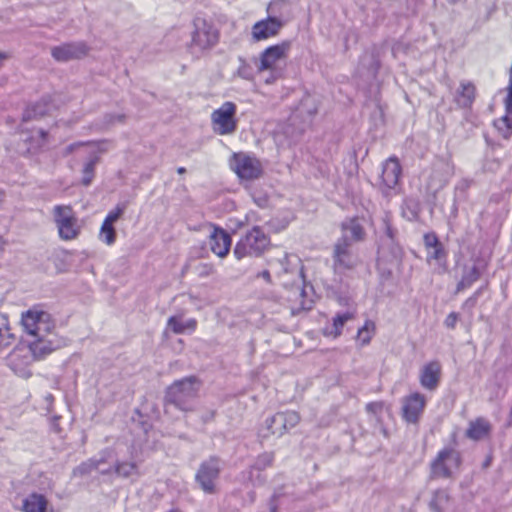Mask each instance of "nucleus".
<instances>
[{
    "label": "nucleus",
    "instance_id": "f257e3e1",
    "mask_svg": "<svg viewBox=\"0 0 512 512\" xmlns=\"http://www.w3.org/2000/svg\"><path fill=\"white\" fill-rule=\"evenodd\" d=\"M21 324L26 335L31 337L27 342L39 345L46 343L49 346V353L55 349L53 341L49 338L55 328V323L48 312L33 307L22 314Z\"/></svg>",
    "mask_w": 512,
    "mask_h": 512
},
{
    "label": "nucleus",
    "instance_id": "f03ea898",
    "mask_svg": "<svg viewBox=\"0 0 512 512\" xmlns=\"http://www.w3.org/2000/svg\"><path fill=\"white\" fill-rule=\"evenodd\" d=\"M200 388L201 381L195 376L174 381L166 390L165 412L169 413L170 406L184 412L192 411V401L197 397Z\"/></svg>",
    "mask_w": 512,
    "mask_h": 512
},
{
    "label": "nucleus",
    "instance_id": "7ed1b4c3",
    "mask_svg": "<svg viewBox=\"0 0 512 512\" xmlns=\"http://www.w3.org/2000/svg\"><path fill=\"white\" fill-rule=\"evenodd\" d=\"M290 49L291 42L282 41L261 52L257 71L259 73L269 71V76L264 80L266 84H272L281 77Z\"/></svg>",
    "mask_w": 512,
    "mask_h": 512
},
{
    "label": "nucleus",
    "instance_id": "20e7f679",
    "mask_svg": "<svg viewBox=\"0 0 512 512\" xmlns=\"http://www.w3.org/2000/svg\"><path fill=\"white\" fill-rule=\"evenodd\" d=\"M49 354V346L46 343L42 345L28 342L27 345H20L13 349L8 356V365L21 377L30 376L28 366L35 360H38Z\"/></svg>",
    "mask_w": 512,
    "mask_h": 512
},
{
    "label": "nucleus",
    "instance_id": "39448f33",
    "mask_svg": "<svg viewBox=\"0 0 512 512\" xmlns=\"http://www.w3.org/2000/svg\"><path fill=\"white\" fill-rule=\"evenodd\" d=\"M51 216L61 240H75L80 235L82 225L71 205L53 206Z\"/></svg>",
    "mask_w": 512,
    "mask_h": 512
},
{
    "label": "nucleus",
    "instance_id": "423d86ee",
    "mask_svg": "<svg viewBox=\"0 0 512 512\" xmlns=\"http://www.w3.org/2000/svg\"><path fill=\"white\" fill-rule=\"evenodd\" d=\"M270 246V238L258 226L253 227L236 243L234 255L238 260L245 257H258Z\"/></svg>",
    "mask_w": 512,
    "mask_h": 512
},
{
    "label": "nucleus",
    "instance_id": "0eeeda50",
    "mask_svg": "<svg viewBox=\"0 0 512 512\" xmlns=\"http://www.w3.org/2000/svg\"><path fill=\"white\" fill-rule=\"evenodd\" d=\"M230 167L241 181H253L263 174L261 162L256 157L243 152L233 154Z\"/></svg>",
    "mask_w": 512,
    "mask_h": 512
},
{
    "label": "nucleus",
    "instance_id": "6e6552de",
    "mask_svg": "<svg viewBox=\"0 0 512 512\" xmlns=\"http://www.w3.org/2000/svg\"><path fill=\"white\" fill-rule=\"evenodd\" d=\"M236 104L231 101L224 102L211 114L213 131L218 135H231L237 129Z\"/></svg>",
    "mask_w": 512,
    "mask_h": 512
},
{
    "label": "nucleus",
    "instance_id": "1a4fd4ad",
    "mask_svg": "<svg viewBox=\"0 0 512 512\" xmlns=\"http://www.w3.org/2000/svg\"><path fill=\"white\" fill-rule=\"evenodd\" d=\"M219 39L216 28L202 18L194 20V31L191 39V49L193 52H202L213 47Z\"/></svg>",
    "mask_w": 512,
    "mask_h": 512
},
{
    "label": "nucleus",
    "instance_id": "9d476101",
    "mask_svg": "<svg viewBox=\"0 0 512 512\" xmlns=\"http://www.w3.org/2000/svg\"><path fill=\"white\" fill-rule=\"evenodd\" d=\"M333 269L335 273H344L358 265V257L353 252L350 242L338 239L333 248Z\"/></svg>",
    "mask_w": 512,
    "mask_h": 512
},
{
    "label": "nucleus",
    "instance_id": "9b49d317",
    "mask_svg": "<svg viewBox=\"0 0 512 512\" xmlns=\"http://www.w3.org/2000/svg\"><path fill=\"white\" fill-rule=\"evenodd\" d=\"M401 175V165L396 157L387 159L382 167L380 189L386 196L396 193L399 178Z\"/></svg>",
    "mask_w": 512,
    "mask_h": 512
},
{
    "label": "nucleus",
    "instance_id": "f8f14e48",
    "mask_svg": "<svg viewBox=\"0 0 512 512\" xmlns=\"http://www.w3.org/2000/svg\"><path fill=\"white\" fill-rule=\"evenodd\" d=\"M300 421V416L295 411L278 412L265 421L266 429L271 435L282 436L286 431L295 427Z\"/></svg>",
    "mask_w": 512,
    "mask_h": 512
},
{
    "label": "nucleus",
    "instance_id": "ddd939ff",
    "mask_svg": "<svg viewBox=\"0 0 512 512\" xmlns=\"http://www.w3.org/2000/svg\"><path fill=\"white\" fill-rule=\"evenodd\" d=\"M426 397L415 392L406 396L402 401V417L411 424H416L422 415L426 406Z\"/></svg>",
    "mask_w": 512,
    "mask_h": 512
},
{
    "label": "nucleus",
    "instance_id": "4468645a",
    "mask_svg": "<svg viewBox=\"0 0 512 512\" xmlns=\"http://www.w3.org/2000/svg\"><path fill=\"white\" fill-rule=\"evenodd\" d=\"M460 454L458 450H441L432 463V472L436 476L449 477L459 466Z\"/></svg>",
    "mask_w": 512,
    "mask_h": 512
},
{
    "label": "nucleus",
    "instance_id": "2eb2a0df",
    "mask_svg": "<svg viewBox=\"0 0 512 512\" xmlns=\"http://www.w3.org/2000/svg\"><path fill=\"white\" fill-rule=\"evenodd\" d=\"M284 23L277 17H268L256 22L251 29L253 41L259 42L275 37L279 34Z\"/></svg>",
    "mask_w": 512,
    "mask_h": 512
},
{
    "label": "nucleus",
    "instance_id": "dca6fc26",
    "mask_svg": "<svg viewBox=\"0 0 512 512\" xmlns=\"http://www.w3.org/2000/svg\"><path fill=\"white\" fill-rule=\"evenodd\" d=\"M88 50L84 42H71L53 47L51 55L56 61L67 62L84 57Z\"/></svg>",
    "mask_w": 512,
    "mask_h": 512
},
{
    "label": "nucleus",
    "instance_id": "f3484780",
    "mask_svg": "<svg viewBox=\"0 0 512 512\" xmlns=\"http://www.w3.org/2000/svg\"><path fill=\"white\" fill-rule=\"evenodd\" d=\"M219 471V463L214 458H211L200 466L196 474V480L206 493L214 492V481L218 478Z\"/></svg>",
    "mask_w": 512,
    "mask_h": 512
},
{
    "label": "nucleus",
    "instance_id": "a211bd4d",
    "mask_svg": "<svg viewBox=\"0 0 512 512\" xmlns=\"http://www.w3.org/2000/svg\"><path fill=\"white\" fill-rule=\"evenodd\" d=\"M22 141L25 144V151L29 154H36L49 142V135L43 128L33 127L23 131Z\"/></svg>",
    "mask_w": 512,
    "mask_h": 512
},
{
    "label": "nucleus",
    "instance_id": "6ab92c4d",
    "mask_svg": "<svg viewBox=\"0 0 512 512\" xmlns=\"http://www.w3.org/2000/svg\"><path fill=\"white\" fill-rule=\"evenodd\" d=\"M442 367L439 361H430L426 363L420 370L419 381L421 386L428 390L437 389L441 379Z\"/></svg>",
    "mask_w": 512,
    "mask_h": 512
},
{
    "label": "nucleus",
    "instance_id": "aec40b11",
    "mask_svg": "<svg viewBox=\"0 0 512 512\" xmlns=\"http://www.w3.org/2000/svg\"><path fill=\"white\" fill-rule=\"evenodd\" d=\"M366 411L370 420L374 421L384 436H388L387 420H392V413L388 406L382 401L370 402L366 405Z\"/></svg>",
    "mask_w": 512,
    "mask_h": 512
},
{
    "label": "nucleus",
    "instance_id": "412c9836",
    "mask_svg": "<svg viewBox=\"0 0 512 512\" xmlns=\"http://www.w3.org/2000/svg\"><path fill=\"white\" fill-rule=\"evenodd\" d=\"M209 245L214 254L224 258L229 253L231 237L223 229L213 226L209 235Z\"/></svg>",
    "mask_w": 512,
    "mask_h": 512
},
{
    "label": "nucleus",
    "instance_id": "4be33fe9",
    "mask_svg": "<svg viewBox=\"0 0 512 512\" xmlns=\"http://www.w3.org/2000/svg\"><path fill=\"white\" fill-rule=\"evenodd\" d=\"M365 230L357 218H351L342 223V236L346 242H359L364 240Z\"/></svg>",
    "mask_w": 512,
    "mask_h": 512
},
{
    "label": "nucleus",
    "instance_id": "5701e85b",
    "mask_svg": "<svg viewBox=\"0 0 512 512\" xmlns=\"http://www.w3.org/2000/svg\"><path fill=\"white\" fill-rule=\"evenodd\" d=\"M476 88L470 81H461L454 94V100L459 107L468 108L474 102Z\"/></svg>",
    "mask_w": 512,
    "mask_h": 512
},
{
    "label": "nucleus",
    "instance_id": "b1692460",
    "mask_svg": "<svg viewBox=\"0 0 512 512\" xmlns=\"http://www.w3.org/2000/svg\"><path fill=\"white\" fill-rule=\"evenodd\" d=\"M491 432V424L485 418H477L469 423L466 436L472 440L486 439Z\"/></svg>",
    "mask_w": 512,
    "mask_h": 512
},
{
    "label": "nucleus",
    "instance_id": "393cba45",
    "mask_svg": "<svg viewBox=\"0 0 512 512\" xmlns=\"http://www.w3.org/2000/svg\"><path fill=\"white\" fill-rule=\"evenodd\" d=\"M196 327L197 321L193 318L183 320L182 316H171L167 321V329L175 334L192 333Z\"/></svg>",
    "mask_w": 512,
    "mask_h": 512
},
{
    "label": "nucleus",
    "instance_id": "a878e982",
    "mask_svg": "<svg viewBox=\"0 0 512 512\" xmlns=\"http://www.w3.org/2000/svg\"><path fill=\"white\" fill-rule=\"evenodd\" d=\"M450 503V495L445 489L435 490L428 503L432 512H445Z\"/></svg>",
    "mask_w": 512,
    "mask_h": 512
},
{
    "label": "nucleus",
    "instance_id": "bb28decb",
    "mask_svg": "<svg viewBox=\"0 0 512 512\" xmlns=\"http://www.w3.org/2000/svg\"><path fill=\"white\" fill-rule=\"evenodd\" d=\"M46 508L47 500L41 494L33 493L23 500V510L25 512H45Z\"/></svg>",
    "mask_w": 512,
    "mask_h": 512
},
{
    "label": "nucleus",
    "instance_id": "cd10ccee",
    "mask_svg": "<svg viewBox=\"0 0 512 512\" xmlns=\"http://www.w3.org/2000/svg\"><path fill=\"white\" fill-rule=\"evenodd\" d=\"M115 472L122 477L139 476V467L136 462H119L115 466Z\"/></svg>",
    "mask_w": 512,
    "mask_h": 512
},
{
    "label": "nucleus",
    "instance_id": "c85d7f7f",
    "mask_svg": "<svg viewBox=\"0 0 512 512\" xmlns=\"http://www.w3.org/2000/svg\"><path fill=\"white\" fill-rule=\"evenodd\" d=\"M375 323L367 320L363 327L358 330L357 339L362 345H367L371 341L375 333Z\"/></svg>",
    "mask_w": 512,
    "mask_h": 512
},
{
    "label": "nucleus",
    "instance_id": "c756f323",
    "mask_svg": "<svg viewBox=\"0 0 512 512\" xmlns=\"http://www.w3.org/2000/svg\"><path fill=\"white\" fill-rule=\"evenodd\" d=\"M296 298H301L300 303L298 305H293L291 307V314L296 315L302 311H307L312 308V300L305 298V291L302 289H297L294 292Z\"/></svg>",
    "mask_w": 512,
    "mask_h": 512
},
{
    "label": "nucleus",
    "instance_id": "7c9ffc66",
    "mask_svg": "<svg viewBox=\"0 0 512 512\" xmlns=\"http://www.w3.org/2000/svg\"><path fill=\"white\" fill-rule=\"evenodd\" d=\"M98 162V158L96 156L90 158L85 164H84V167H83V170H82V174H83V177H82V184L85 185V186H88L91 184L93 178H94V170H95V166Z\"/></svg>",
    "mask_w": 512,
    "mask_h": 512
},
{
    "label": "nucleus",
    "instance_id": "2f4dec72",
    "mask_svg": "<svg viewBox=\"0 0 512 512\" xmlns=\"http://www.w3.org/2000/svg\"><path fill=\"white\" fill-rule=\"evenodd\" d=\"M480 276L478 269L473 266L462 277L457 285V291L464 290L470 287Z\"/></svg>",
    "mask_w": 512,
    "mask_h": 512
},
{
    "label": "nucleus",
    "instance_id": "473e14b6",
    "mask_svg": "<svg viewBox=\"0 0 512 512\" xmlns=\"http://www.w3.org/2000/svg\"><path fill=\"white\" fill-rule=\"evenodd\" d=\"M99 239L107 245H112L116 240V231L112 225L102 223L99 233Z\"/></svg>",
    "mask_w": 512,
    "mask_h": 512
},
{
    "label": "nucleus",
    "instance_id": "72a5a7b5",
    "mask_svg": "<svg viewBox=\"0 0 512 512\" xmlns=\"http://www.w3.org/2000/svg\"><path fill=\"white\" fill-rule=\"evenodd\" d=\"M353 318V314L350 312H346L340 315H337L333 319V330L329 332L330 335L334 337H338L341 334L342 328L344 324Z\"/></svg>",
    "mask_w": 512,
    "mask_h": 512
},
{
    "label": "nucleus",
    "instance_id": "f704fd0d",
    "mask_svg": "<svg viewBox=\"0 0 512 512\" xmlns=\"http://www.w3.org/2000/svg\"><path fill=\"white\" fill-rule=\"evenodd\" d=\"M48 112H49L48 108H43L40 103H37L31 107H28L25 110V112L23 114V120L28 121V120L36 118L38 116H43Z\"/></svg>",
    "mask_w": 512,
    "mask_h": 512
},
{
    "label": "nucleus",
    "instance_id": "c9c22d12",
    "mask_svg": "<svg viewBox=\"0 0 512 512\" xmlns=\"http://www.w3.org/2000/svg\"><path fill=\"white\" fill-rule=\"evenodd\" d=\"M445 251L442 246V244L430 248V250H427V261L430 263L432 261H436L437 263H441L442 260L445 259Z\"/></svg>",
    "mask_w": 512,
    "mask_h": 512
},
{
    "label": "nucleus",
    "instance_id": "e433bc0d",
    "mask_svg": "<svg viewBox=\"0 0 512 512\" xmlns=\"http://www.w3.org/2000/svg\"><path fill=\"white\" fill-rule=\"evenodd\" d=\"M125 206L124 205H117L113 210H111L106 218L104 219L103 223L112 225L121 217V215L124 213Z\"/></svg>",
    "mask_w": 512,
    "mask_h": 512
},
{
    "label": "nucleus",
    "instance_id": "4c0bfd02",
    "mask_svg": "<svg viewBox=\"0 0 512 512\" xmlns=\"http://www.w3.org/2000/svg\"><path fill=\"white\" fill-rule=\"evenodd\" d=\"M13 336L7 327L0 328V350L11 345Z\"/></svg>",
    "mask_w": 512,
    "mask_h": 512
},
{
    "label": "nucleus",
    "instance_id": "58836bf2",
    "mask_svg": "<svg viewBox=\"0 0 512 512\" xmlns=\"http://www.w3.org/2000/svg\"><path fill=\"white\" fill-rule=\"evenodd\" d=\"M272 461H273V453L269 452V451H265L264 453H262L259 456L255 465L258 469H264L265 467L269 466Z\"/></svg>",
    "mask_w": 512,
    "mask_h": 512
},
{
    "label": "nucleus",
    "instance_id": "ea45409f",
    "mask_svg": "<svg viewBox=\"0 0 512 512\" xmlns=\"http://www.w3.org/2000/svg\"><path fill=\"white\" fill-rule=\"evenodd\" d=\"M424 244L427 250H430V248L436 247L440 245L436 234L434 233H428L424 235Z\"/></svg>",
    "mask_w": 512,
    "mask_h": 512
},
{
    "label": "nucleus",
    "instance_id": "a19ab883",
    "mask_svg": "<svg viewBox=\"0 0 512 512\" xmlns=\"http://www.w3.org/2000/svg\"><path fill=\"white\" fill-rule=\"evenodd\" d=\"M457 322L458 314L456 312H451L444 320V325L449 329H454L456 327Z\"/></svg>",
    "mask_w": 512,
    "mask_h": 512
},
{
    "label": "nucleus",
    "instance_id": "79ce46f5",
    "mask_svg": "<svg viewBox=\"0 0 512 512\" xmlns=\"http://www.w3.org/2000/svg\"><path fill=\"white\" fill-rule=\"evenodd\" d=\"M497 127L499 129L502 128V126H504L506 128V131L504 132V136H508L510 133H511V125H510V120L508 119L507 116L501 118L498 122H497Z\"/></svg>",
    "mask_w": 512,
    "mask_h": 512
},
{
    "label": "nucleus",
    "instance_id": "37998d69",
    "mask_svg": "<svg viewBox=\"0 0 512 512\" xmlns=\"http://www.w3.org/2000/svg\"><path fill=\"white\" fill-rule=\"evenodd\" d=\"M84 145H85V143H83V142H76V143L70 144L64 148L63 155L68 156V155L72 154L74 151H76L77 149L83 147Z\"/></svg>",
    "mask_w": 512,
    "mask_h": 512
},
{
    "label": "nucleus",
    "instance_id": "c03bdc74",
    "mask_svg": "<svg viewBox=\"0 0 512 512\" xmlns=\"http://www.w3.org/2000/svg\"><path fill=\"white\" fill-rule=\"evenodd\" d=\"M237 73L243 79H246V80H251L252 79L251 72H250L248 66H246V65L240 66L238 71H237Z\"/></svg>",
    "mask_w": 512,
    "mask_h": 512
},
{
    "label": "nucleus",
    "instance_id": "a18cd8bd",
    "mask_svg": "<svg viewBox=\"0 0 512 512\" xmlns=\"http://www.w3.org/2000/svg\"><path fill=\"white\" fill-rule=\"evenodd\" d=\"M125 120L124 114H113L108 116L107 123L108 124H114L116 122H123Z\"/></svg>",
    "mask_w": 512,
    "mask_h": 512
},
{
    "label": "nucleus",
    "instance_id": "49530a36",
    "mask_svg": "<svg viewBox=\"0 0 512 512\" xmlns=\"http://www.w3.org/2000/svg\"><path fill=\"white\" fill-rule=\"evenodd\" d=\"M258 277L263 278L268 283L271 282V275H270V272L268 270H264L261 273H259Z\"/></svg>",
    "mask_w": 512,
    "mask_h": 512
},
{
    "label": "nucleus",
    "instance_id": "de8ad7c7",
    "mask_svg": "<svg viewBox=\"0 0 512 512\" xmlns=\"http://www.w3.org/2000/svg\"><path fill=\"white\" fill-rule=\"evenodd\" d=\"M9 58V55L5 52L0 51V68L3 66L4 62Z\"/></svg>",
    "mask_w": 512,
    "mask_h": 512
},
{
    "label": "nucleus",
    "instance_id": "09e8293b",
    "mask_svg": "<svg viewBox=\"0 0 512 512\" xmlns=\"http://www.w3.org/2000/svg\"><path fill=\"white\" fill-rule=\"evenodd\" d=\"M492 460V457L491 456H487L484 463H483V467L486 468L490 465V462Z\"/></svg>",
    "mask_w": 512,
    "mask_h": 512
},
{
    "label": "nucleus",
    "instance_id": "8fccbe9b",
    "mask_svg": "<svg viewBox=\"0 0 512 512\" xmlns=\"http://www.w3.org/2000/svg\"><path fill=\"white\" fill-rule=\"evenodd\" d=\"M270 512H277V507L273 503L270 506Z\"/></svg>",
    "mask_w": 512,
    "mask_h": 512
},
{
    "label": "nucleus",
    "instance_id": "3c124183",
    "mask_svg": "<svg viewBox=\"0 0 512 512\" xmlns=\"http://www.w3.org/2000/svg\"><path fill=\"white\" fill-rule=\"evenodd\" d=\"M177 172L179 174H183V173H185V168L184 167H180V168L177 169Z\"/></svg>",
    "mask_w": 512,
    "mask_h": 512
},
{
    "label": "nucleus",
    "instance_id": "603ef678",
    "mask_svg": "<svg viewBox=\"0 0 512 512\" xmlns=\"http://www.w3.org/2000/svg\"><path fill=\"white\" fill-rule=\"evenodd\" d=\"M465 304L466 305H468V304L473 305L474 304V300L470 298V299L466 300Z\"/></svg>",
    "mask_w": 512,
    "mask_h": 512
},
{
    "label": "nucleus",
    "instance_id": "864d4df0",
    "mask_svg": "<svg viewBox=\"0 0 512 512\" xmlns=\"http://www.w3.org/2000/svg\"><path fill=\"white\" fill-rule=\"evenodd\" d=\"M442 186H443V184L440 183L437 187H435V189L437 190V189L441 188Z\"/></svg>",
    "mask_w": 512,
    "mask_h": 512
},
{
    "label": "nucleus",
    "instance_id": "5fc2aeb1",
    "mask_svg": "<svg viewBox=\"0 0 512 512\" xmlns=\"http://www.w3.org/2000/svg\"><path fill=\"white\" fill-rule=\"evenodd\" d=\"M52 425H53V428H54L56 431H58V430H57V425H56V424H54V423H53Z\"/></svg>",
    "mask_w": 512,
    "mask_h": 512
}]
</instances>
